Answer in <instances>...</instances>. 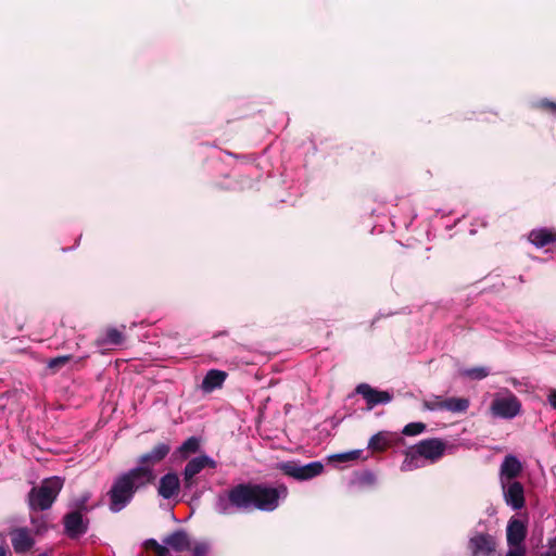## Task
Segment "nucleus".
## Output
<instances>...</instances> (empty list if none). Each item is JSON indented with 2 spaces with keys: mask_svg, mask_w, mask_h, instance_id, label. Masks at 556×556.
<instances>
[{
  "mask_svg": "<svg viewBox=\"0 0 556 556\" xmlns=\"http://www.w3.org/2000/svg\"><path fill=\"white\" fill-rule=\"evenodd\" d=\"M136 473H138V470L129 469L114 479L108 492L111 511L118 513L123 510L131 502L136 492L148 485Z\"/></svg>",
  "mask_w": 556,
  "mask_h": 556,
  "instance_id": "obj_1",
  "label": "nucleus"
},
{
  "mask_svg": "<svg viewBox=\"0 0 556 556\" xmlns=\"http://www.w3.org/2000/svg\"><path fill=\"white\" fill-rule=\"evenodd\" d=\"M255 484L239 483L227 492L218 494L215 510L219 515H232L238 510L254 509Z\"/></svg>",
  "mask_w": 556,
  "mask_h": 556,
  "instance_id": "obj_2",
  "label": "nucleus"
},
{
  "mask_svg": "<svg viewBox=\"0 0 556 556\" xmlns=\"http://www.w3.org/2000/svg\"><path fill=\"white\" fill-rule=\"evenodd\" d=\"M63 488L59 477L45 479L39 486H34L28 494V505L31 510H47L56 500Z\"/></svg>",
  "mask_w": 556,
  "mask_h": 556,
  "instance_id": "obj_3",
  "label": "nucleus"
},
{
  "mask_svg": "<svg viewBox=\"0 0 556 556\" xmlns=\"http://www.w3.org/2000/svg\"><path fill=\"white\" fill-rule=\"evenodd\" d=\"M170 445L166 442L157 443L153 448L142 454L138 459V466L131 470H138L137 476L141 478L147 484L152 483L156 475L154 467L161 464L169 454Z\"/></svg>",
  "mask_w": 556,
  "mask_h": 556,
  "instance_id": "obj_4",
  "label": "nucleus"
},
{
  "mask_svg": "<svg viewBox=\"0 0 556 556\" xmlns=\"http://www.w3.org/2000/svg\"><path fill=\"white\" fill-rule=\"evenodd\" d=\"M493 417L502 419H513L521 412V402L509 390H504L494 395L490 406Z\"/></svg>",
  "mask_w": 556,
  "mask_h": 556,
  "instance_id": "obj_5",
  "label": "nucleus"
},
{
  "mask_svg": "<svg viewBox=\"0 0 556 556\" xmlns=\"http://www.w3.org/2000/svg\"><path fill=\"white\" fill-rule=\"evenodd\" d=\"M255 504L254 508L273 511L279 505V500L287 496L288 490L285 485L270 488L263 484H255Z\"/></svg>",
  "mask_w": 556,
  "mask_h": 556,
  "instance_id": "obj_6",
  "label": "nucleus"
},
{
  "mask_svg": "<svg viewBox=\"0 0 556 556\" xmlns=\"http://www.w3.org/2000/svg\"><path fill=\"white\" fill-rule=\"evenodd\" d=\"M217 467L216 460H214L212 457L207 455H200L197 457L191 458L184 471V485L185 489H192L195 485V476L199 475L203 469L205 468H212L215 469Z\"/></svg>",
  "mask_w": 556,
  "mask_h": 556,
  "instance_id": "obj_7",
  "label": "nucleus"
},
{
  "mask_svg": "<svg viewBox=\"0 0 556 556\" xmlns=\"http://www.w3.org/2000/svg\"><path fill=\"white\" fill-rule=\"evenodd\" d=\"M283 472L298 480H308L323 472L324 465L320 462H312L300 465L294 462H287L280 465Z\"/></svg>",
  "mask_w": 556,
  "mask_h": 556,
  "instance_id": "obj_8",
  "label": "nucleus"
},
{
  "mask_svg": "<svg viewBox=\"0 0 556 556\" xmlns=\"http://www.w3.org/2000/svg\"><path fill=\"white\" fill-rule=\"evenodd\" d=\"M445 443L437 438L420 441L416 445V452L419 456L431 462L439 460L445 452Z\"/></svg>",
  "mask_w": 556,
  "mask_h": 556,
  "instance_id": "obj_9",
  "label": "nucleus"
},
{
  "mask_svg": "<svg viewBox=\"0 0 556 556\" xmlns=\"http://www.w3.org/2000/svg\"><path fill=\"white\" fill-rule=\"evenodd\" d=\"M496 548L495 539L490 534L479 533L469 541L471 556H492Z\"/></svg>",
  "mask_w": 556,
  "mask_h": 556,
  "instance_id": "obj_10",
  "label": "nucleus"
},
{
  "mask_svg": "<svg viewBox=\"0 0 556 556\" xmlns=\"http://www.w3.org/2000/svg\"><path fill=\"white\" fill-rule=\"evenodd\" d=\"M505 502L513 509H521L525 505V491L523 486L518 481L501 483Z\"/></svg>",
  "mask_w": 556,
  "mask_h": 556,
  "instance_id": "obj_11",
  "label": "nucleus"
},
{
  "mask_svg": "<svg viewBox=\"0 0 556 556\" xmlns=\"http://www.w3.org/2000/svg\"><path fill=\"white\" fill-rule=\"evenodd\" d=\"M527 535V528L525 523L517 518H511L508 521L506 529V539L509 548L526 547L525 539Z\"/></svg>",
  "mask_w": 556,
  "mask_h": 556,
  "instance_id": "obj_12",
  "label": "nucleus"
},
{
  "mask_svg": "<svg viewBox=\"0 0 556 556\" xmlns=\"http://www.w3.org/2000/svg\"><path fill=\"white\" fill-rule=\"evenodd\" d=\"M356 393L361 394L366 400L369 409L378 404H387L392 400V395L389 392L378 391L367 383L358 384L356 387Z\"/></svg>",
  "mask_w": 556,
  "mask_h": 556,
  "instance_id": "obj_13",
  "label": "nucleus"
},
{
  "mask_svg": "<svg viewBox=\"0 0 556 556\" xmlns=\"http://www.w3.org/2000/svg\"><path fill=\"white\" fill-rule=\"evenodd\" d=\"M522 471V464L514 455L505 456L501 465L500 477L501 483L511 482Z\"/></svg>",
  "mask_w": 556,
  "mask_h": 556,
  "instance_id": "obj_14",
  "label": "nucleus"
},
{
  "mask_svg": "<svg viewBox=\"0 0 556 556\" xmlns=\"http://www.w3.org/2000/svg\"><path fill=\"white\" fill-rule=\"evenodd\" d=\"M180 482L177 473L168 472L160 479L157 493L165 500H169L178 494Z\"/></svg>",
  "mask_w": 556,
  "mask_h": 556,
  "instance_id": "obj_15",
  "label": "nucleus"
},
{
  "mask_svg": "<svg viewBox=\"0 0 556 556\" xmlns=\"http://www.w3.org/2000/svg\"><path fill=\"white\" fill-rule=\"evenodd\" d=\"M11 542L16 553H25L34 545V539L26 528H18L11 532Z\"/></svg>",
  "mask_w": 556,
  "mask_h": 556,
  "instance_id": "obj_16",
  "label": "nucleus"
},
{
  "mask_svg": "<svg viewBox=\"0 0 556 556\" xmlns=\"http://www.w3.org/2000/svg\"><path fill=\"white\" fill-rule=\"evenodd\" d=\"M163 543L174 549L175 552L189 551L191 541L185 530H176L163 539Z\"/></svg>",
  "mask_w": 556,
  "mask_h": 556,
  "instance_id": "obj_17",
  "label": "nucleus"
},
{
  "mask_svg": "<svg viewBox=\"0 0 556 556\" xmlns=\"http://www.w3.org/2000/svg\"><path fill=\"white\" fill-rule=\"evenodd\" d=\"M64 527L71 538H77L87 531V526L78 511L70 513L64 517Z\"/></svg>",
  "mask_w": 556,
  "mask_h": 556,
  "instance_id": "obj_18",
  "label": "nucleus"
},
{
  "mask_svg": "<svg viewBox=\"0 0 556 556\" xmlns=\"http://www.w3.org/2000/svg\"><path fill=\"white\" fill-rule=\"evenodd\" d=\"M226 378H227L226 371L219 370V369H211L204 376L202 383H201V389L205 393H211L214 390L222 388Z\"/></svg>",
  "mask_w": 556,
  "mask_h": 556,
  "instance_id": "obj_19",
  "label": "nucleus"
},
{
  "mask_svg": "<svg viewBox=\"0 0 556 556\" xmlns=\"http://www.w3.org/2000/svg\"><path fill=\"white\" fill-rule=\"evenodd\" d=\"M395 439V434L388 431H380L370 438L368 448L374 452H382L387 450Z\"/></svg>",
  "mask_w": 556,
  "mask_h": 556,
  "instance_id": "obj_20",
  "label": "nucleus"
},
{
  "mask_svg": "<svg viewBox=\"0 0 556 556\" xmlns=\"http://www.w3.org/2000/svg\"><path fill=\"white\" fill-rule=\"evenodd\" d=\"M529 243H556V232L548 228L541 227L530 231L528 236Z\"/></svg>",
  "mask_w": 556,
  "mask_h": 556,
  "instance_id": "obj_21",
  "label": "nucleus"
},
{
  "mask_svg": "<svg viewBox=\"0 0 556 556\" xmlns=\"http://www.w3.org/2000/svg\"><path fill=\"white\" fill-rule=\"evenodd\" d=\"M470 402L465 397L444 399V410L451 413H465L469 408Z\"/></svg>",
  "mask_w": 556,
  "mask_h": 556,
  "instance_id": "obj_22",
  "label": "nucleus"
},
{
  "mask_svg": "<svg viewBox=\"0 0 556 556\" xmlns=\"http://www.w3.org/2000/svg\"><path fill=\"white\" fill-rule=\"evenodd\" d=\"M124 341V334L116 328H109L105 336L98 340V345H121Z\"/></svg>",
  "mask_w": 556,
  "mask_h": 556,
  "instance_id": "obj_23",
  "label": "nucleus"
},
{
  "mask_svg": "<svg viewBox=\"0 0 556 556\" xmlns=\"http://www.w3.org/2000/svg\"><path fill=\"white\" fill-rule=\"evenodd\" d=\"M200 448V440L197 437L187 439L177 450L182 458H187L190 454L197 453Z\"/></svg>",
  "mask_w": 556,
  "mask_h": 556,
  "instance_id": "obj_24",
  "label": "nucleus"
},
{
  "mask_svg": "<svg viewBox=\"0 0 556 556\" xmlns=\"http://www.w3.org/2000/svg\"><path fill=\"white\" fill-rule=\"evenodd\" d=\"M421 456L416 453H408L401 465L402 471H412L422 466Z\"/></svg>",
  "mask_w": 556,
  "mask_h": 556,
  "instance_id": "obj_25",
  "label": "nucleus"
},
{
  "mask_svg": "<svg viewBox=\"0 0 556 556\" xmlns=\"http://www.w3.org/2000/svg\"><path fill=\"white\" fill-rule=\"evenodd\" d=\"M462 376L468 377L472 380H482L490 374V369L484 366L467 368L460 371Z\"/></svg>",
  "mask_w": 556,
  "mask_h": 556,
  "instance_id": "obj_26",
  "label": "nucleus"
},
{
  "mask_svg": "<svg viewBox=\"0 0 556 556\" xmlns=\"http://www.w3.org/2000/svg\"><path fill=\"white\" fill-rule=\"evenodd\" d=\"M422 408L426 410H444V399L439 395H432L422 401Z\"/></svg>",
  "mask_w": 556,
  "mask_h": 556,
  "instance_id": "obj_27",
  "label": "nucleus"
},
{
  "mask_svg": "<svg viewBox=\"0 0 556 556\" xmlns=\"http://www.w3.org/2000/svg\"><path fill=\"white\" fill-rule=\"evenodd\" d=\"M425 429L426 425L422 422H410L404 427L402 432L403 434L410 437L420 434L421 432L425 431Z\"/></svg>",
  "mask_w": 556,
  "mask_h": 556,
  "instance_id": "obj_28",
  "label": "nucleus"
},
{
  "mask_svg": "<svg viewBox=\"0 0 556 556\" xmlns=\"http://www.w3.org/2000/svg\"><path fill=\"white\" fill-rule=\"evenodd\" d=\"M71 359V356L64 355V356H58L54 358H51L47 363V367L53 371H56L62 366L66 365Z\"/></svg>",
  "mask_w": 556,
  "mask_h": 556,
  "instance_id": "obj_29",
  "label": "nucleus"
},
{
  "mask_svg": "<svg viewBox=\"0 0 556 556\" xmlns=\"http://www.w3.org/2000/svg\"><path fill=\"white\" fill-rule=\"evenodd\" d=\"M208 545L204 542L197 543L192 548L193 556H207Z\"/></svg>",
  "mask_w": 556,
  "mask_h": 556,
  "instance_id": "obj_30",
  "label": "nucleus"
},
{
  "mask_svg": "<svg viewBox=\"0 0 556 556\" xmlns=\"http://www.w3.org/2000/svg\"><path fill=\"white\" fill-rule=\"evenodd\" d=\"M361 453H362V451L355 450V451H351L348 453L338 454V455H336V457L338 459H340L341 462H348V460H353V459L358 458Z\"/></svg>",
  "mask_w": 556,
  "mask_h": 556,
  "instance_id": "obj_31",
  "label": "nucleus"
},
{
  "mask_svg": "<svg viewBox=\"0 0 556 556\" xmlns=\"http://www.w3.org/2000/svg\"><path fill=\"white\" fill-rule=\"evenodd\" d=\"M526 547L509 548L505 556H526Z\"/></svg>",
  "mask_w": 556,
  "mask_h": 556,
  "instance_id": "obj_32",
  "label": "nucleus"
},
{
  "mask_svg": "<svg viewBox=\"0 0 556 556\" xmlns=\"http://www.w3.org/2000/svg\"><path fill=\"white\" fill-rule=\"evenodd\" d=\"M540 106L551 110V112L556 115V102H552L548 100H542L540 102Z\"/></svg>",
  "mask_w": 556,
  "mask_h": 556,
  "instance_id": "obj_33",
  "label": "nucleus"
},
{
  "mask_svg": "<svg viewBox=\"0 0 556 556\" xmlns=\"http://www.w3.org/2000/svg\"><path fill=\"white\" fill-rule=\"evenodd\" d=\"M157 556H167L168 554V546L159 544L156 548L154 549Z\"/></svg>",
  "mask_w": 556,
  "mask_h": 556,
  "instance_id": "obj_34",
  "label": "nucleus"
},
{
  "mask_svg": "<svg viewBox=\"0 0 556 556\" xmlns=\"http://www.w3.org/2000/svg\"><path fill=\"white\" fill-rule=\"evenodd\" d=\"M548 403L552 407L556 408V390H553L548 394Z\"/></svg>",
  "mask_w": 556,
  "mask_h": 556,
  "instance_id": "obj_35",
  "label": "nucleus"
},
{
  "mask_svg": "<svg viewBox=\"0 0 556 556\" xmlns=\"http://www.w3.org/2000/svg\"><path fill=\"white\" fill-rule=\"evenodd\" d=\"M160 543L154 539H149L144 542L146 547L155 549Z\"/></svg>",
  "mask_w": 556,
  "mask_h": 556,
  "instance_id": "obj_36",
  "label": "nucleus"
},
{
  "mask_svg": "<svg viewBox=\"0 0 556 556\" xmlns=\"http://www.w3.org/2000/svg\"><path fill=\"white\" fill-rule=\"evenodd\" d=\"M450 214H452V211H447L446 212V211L441 210V208L435 210V216H438V215L446 216V215H450Z\"/></svg>",
  "mask_w": 556,
  "mask_h": 556,
  "instance_id": "obj_37",
  "label": "nucleus"
},
{
  "mask_svg": "<svg viewBox=\"0 0 556 556\" xmlns=\"http://www.w3.org/2000/svg\"><path fill=\"white\" fill-rule=\"evenodd\" d=\"M8 548L4 545L0 544V556H8Z\"/></svg>",
  "mask_w": 556,
  "mask_h": 556,
  "instance_id": "obj_38",
  "label": "nucleus"
},
{
  "mask_svg": "<svg viewBox=\"0 0 556 556\" xmlns=\"http://www.w3.org/2000/svg\"><path fill=\"white\" fill-rule=\"evenodd\" d=\"M366 477H367V478H368V480H370V481H372V480L375 479V476H374L372 473H370V472H368V473L366 475Z\"/></svg>",
  "mask_w": 556,
  "mask_h": 556,
  "instance_id": "obj_39",
  "label": "nucleus"
},
{
  "mask_svg": "<svg viewBox=\"0 0 556 556\" xmlns=\"http://www.w3.org/2000/svg\"><path fill=\"white\" fill-rule=\"evenodd\" d=\"M552 556H556V545L552 549Z\"/></svg>",
  "mask_w": 556,
  "mask_h": 556,
  "instance_id": "obj_40",
  "label": "nucleus"
},
{
  "mask_svg": "<svg viewBox=\"0 0 556 556\" xmlns=\"http://www.w3.org/2000/svg\"><path fill=\"white\" fill-rule=\"evenodd\" d=\"M43 530V527L42 526H38L37 527V532H41Z\"/></svg>",
  "mask_w": 556,
  "mask_h": 556,
  "instance_id": "obj_41",
  "label": "nucleus"
},
{
  "mask_svg": "<svg viewBox=\"0 0 556 556\" xmlns=\"http://www.w3.org/2000/svg\"><path fill=\"white\" fill-rule=\"evenodd\" d=\"M39 556H48L47 554H40Z\"/></svg>",
  "mask_w": 556,
  "mask_h": 556,
  "instance_id": "obj_42",
  "label": "nucleus"
}]
</instances>
